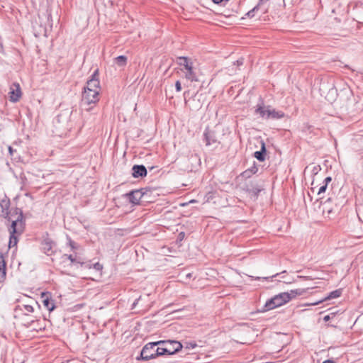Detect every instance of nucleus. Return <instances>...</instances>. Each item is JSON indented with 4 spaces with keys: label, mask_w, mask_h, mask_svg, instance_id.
Wrapping results in <instances>:
<instances>
[{
    "label": "nucleus",
    "mask_w": 363,
    "mask_h": 363,
    "mask_svg": "<svg viewBox=\"0 0 363 363\" xmlns=\"http://www.w3.org/2000/svg\"><path fill=\"white\" fill-rule=\"evenodd\" d=\"M304 293H306V289H292L289 291L280 293L267 300L264 308L267 311L273 310L282 306Z\"/></svg>",
    "instance_id": "f257e3e1"
},
{
    "label": "nucleus",
    "mask_w": 363,
    "mask_h": 363,
    "mask_svg": "<svg viewBox=\"0 0 363 363\" xmlns=\"http://www.w3.org/2000/svg\"><path fill=\"white\" fill-rule=\"evenodd\" d=\"M142 194L139 191H133L118 199V209L121 208L122 213L133 211L134 206L139 204Z\"/></svg>",
    "instance_id": "f03ea898"
},
{
    "label": "nucleus",
    "mask_w": 363,
    "mask_h": 363,
    "mask_svg": "<svg viewBox=\"0 0 363 363\" xmlns=\"http://www.w3.org/2000/svg\"><path fill=\"white\" fill-rule=\"evenodd\" d=\"M23 213L21 212L16 220H11V225L9 228L10 238L9 242V248L16 247L17 245L18 239V235H21L24 230V223L23 220Z\"/></svg>",
    "instance_id": "7ed1b4c3"
},
{
    "label": "nucleus",
    "mask_w": 363,
    "mask_h": 363,
    "mask_svg": "<svg viewBox=\"0 0 363 363\" xmlns=\"http://www.w3.org/2000/svg\"><path fill=\"white\" fill-rule=\"evenodd\" d=\"M161 344H164V341L160 340L146 344L141 350L140 357H138L137 359L147 361L157 358L156 349H155V347L157 345H160Z\"/></svg>",
    "instance_id": "20e7f679"
},
{
    "label": "nucleus",
    "mask_w": 363,
    "mask_h": 363,
    "mask_svg": "<svg viewBox=\"0 0 363 363\" xmlns=\"http://www.w3.org/2000/svg\"><path fill=\"white\" fill-rule=\"evenodd\" d=\"M256 112L265 119H279L284 116V112L272 109L269 106H258Z\"/></svg>",
    "instance_id": "39448f33"
},
{
    "label": "nucleus",
    "mask_w": 363,
    "mask_h": 363,
    "mask_svg": "<svg viewBox=\"0 0 363 363\" xmlns=\"http://www.w3.org/2000/svg\"><path fill=\"white\" fill-rule=\"evenodd\" d=\"M99 92L97 91L84 89L82 92V103L84 105H89L91 104H95L99 101Z\"/></svg>",
    "instance_id": "423d86ee"
},
{
    "label": "nucleus",
    "mask_w": 363,
    "mask_h": 363,
    "mask_svg": "<svg viewBox=\"0 0 363 363\" xmlns=\"http://www.w3.org/2000/svg\"><path fill=\"white\" fill-rule=\"evenodd\" d=\"M98 75H99V72L96 69L92 74L91 79L87 81L86 85V86H84V89H91V90L97 91L98 92H99L101 88H100V85H99V80L98 78Z\"/></svg>",
    "instance_id": "0eeeda50"
},
{
    "label": "nucleus",
    "mask_w": 363,
    "mask_h": 363,
    "mask_svg": "<svg viewBox=\"0 0 363 363\" xmlns=\"http://www.w3.org/2000/svg\"><path fill=\"white\" fill-rule=\"evenodd\" d=\"M161 345H164L165 348L168 350V352H167V355L174 354V353L180 351L182 349V343L178 341H164V344Z\"/></svg>",
    "instance_id": "6e6552de"
},
{
    "label": "nucleus",
    "mask_w": 363,
    "mask_h": 363,
    "mask_svg": "<svg viewBox=\"0 0 363 363\" xmlns=\"http://www.w3.org/2000/svg\"><path fill=\"white\" fill-rule=\"evenodd\" d=\"M55 243L49 238L43 239L41 242L42 251L48 256L55 252Z\"/></svg>",
    "instance_id": "1a4fd4ad"
},
{
    "label": "nucleus",
    "mask_w": 363,
    "mask_h": 363,
    "mask_svg": "<svg viewBox=\"0 0 363 363\" xmlns=\"http://www.w3.org/2000/svg\"><path fill=\"white\" fill-rule=\"evenodd\" d=\"M22 96L21 89L18 83H13L10 87L9 100L11 102H17Z\"/></svg>",
    "instance_id": "9d476101"
},
{
    "label": "nucleus",
    "mask_w": 363,
    "mask_h": 363,
    "mask_svg": "<svg viewBox=\"0 0 363 363\" xmlns=\"http://www.w3.org/2000/svg\"><path fill=\"white\" fill-rule=\"evenodd\" d=\"M34 311L33 307L29 304H23L21 306H18L16 307L15 311V318L20 315V312H22L23 315H28L29 313H33Z\"/></svg>",
    "instance_id": "9b49d317"
},
{
    "label": "nucleus",
    "mask_w": 363,
    "mask_h": 363,
    "mask_svg": "<svg viewBox=\"0 0 363 363\" xmlns=\"http://www.w3.org/2000/svg\"><path fill=\"white\" fill-rule=\"evenodd\" d=\"M269 0H260L258 3V4L251 11H250L247 15L248 17L252 18L254 17V13L255 11H257L259 8L263 7V13H266L268 11L269 6L267 4Z\"/></svg>",
    "instance_id": "f8f14e48"
},
{
    "label": "nucleus",
    "mask_w": 363,
    "mask_h": 363,
    "mask_svg": "<svg viewBox=\"0 0 363 363\" xmlns=\"http://www.w3.org/2000/svg\"><path fill=\"white\" fill-rule=\"evenodd\" d=\"M332 179L330 177H326L324 181L323 182V184L319 185H315V182H312V190L314 191L316 189L317 194L318 195L321 194L322 193H324L326 191L327 186L328 183L331 182Z\"/></svg>",
    "instance_id": "ddd939ff"
},
{
    "label": "nucleus",
    "mask_w": 363,
    "mask_h": 363,
    "mask_svg": "<svg viewBox=\"0 0 363 363\" xmlns=\"http://www.w3.org/2000/svg\"><path fill=\"white\" fill-rule=\"evenodd\" d=\"M185 73V78L191 82H198V77L194 72L193 63L185 69H182Z\"/></svg>",
    "instance_id": "4468645a"
},
{
    "label": "nucleus",
    "mask_w": 363,
    "mask_h": 363,
    "mask_svg": "<svg viewBox=\"0 0 363 363\" xmlns=\"http://www.w3.org/2000/svg\"><path fill=\"white\" fill-rule=\"evenodd\" d=\"M42 302L44 305V306L49 311H52L55 308L54 301L51 299L47 294L43 293L42 294Z\"/></svg>",
    "instance_id": "2eb2a0df"
},
{
    "label": "nucleus",
    "mask_w": 363,
    "mask_h": 363,
    "mask_svg": "<svg viewBox=\"0 0 363 363\" xmlns=\"http://www.w3.org/2000/svg\"><path fill=\"white\" fill-rule=\"evenodd\" d=\"M63 259H69L72 264L77 263L80 264L81 265L85 264L86 267L91 268V264L89 263H84L81 261V259L79 257L77 256V255H67L65 254L62 256Z\"/></svg>",
    "instance_id": "dca6fc26"
},
{
    "label": "nucleus",
    "mask_w": 363,
    "mask_h": 363,
    "mask_svg": "<svg viewBox=\"0 0 363 363\" xmlns=\"http://www.w3.org/2000/svg\"><path fill=\"white\" fill-rule=\"evenodd\" d=\"M132 169L135 178L145 177L147 174V169L143 165H134Z\"/></svg>",
    "instance_id": "f3484780"
},
{
    "label": "nucleus",
    "mask_w": 363,
    "mask_h": 363,
    "mask_svg": "<svg viewBox=\"0 0 363 363\" xmlns=\"http://www.w3.org/2000/svg\"><path fill=\"white\" fill-rule=\"evenodd\" d=\"M6 261L2 253L0 252V283H2L6 279Z\"/></svg>",
    "instance_id": "a211bd4d"
},
{
    "label": "nucleus",
    "mask_w": 363,
    "mask_h": 363,
    "mask_svg": "<svg viewBox=\"0 0 363 363\" xmlns=\"http://www.w3.org/2000/svg\"><path fill=\"white\" fill-rule=\"evenodd\" d=\"M204 137L206 145H211L212 143H215L217 141L214 133L208 129H206L204 133Z\"/></svg>",
    "instance_id": "6ab92c4d"
},
{
    "label": "nucleus",
    "mask_w": 363,
    "mask_h": 363,
    "mask_svg": "<svg viewBox=\"0 0 363 363\" xmlns=\"http://www.w3.org/2000/svg\"><path fill=\"white\" fill-rule=\"evenodd\" d=\"M265 145L264 143H262V148L260 151H257L255 152L254 155L256 159L262 162L264 160V152H265Z\"/></svg>",
    "instance_id": "aec40b11"
},
{
    "label": "nucleus",
    "mask_w": 363,
    "mask_h": 363,
    "mask_svg": "<svg viewBox=\"0 0 363 363\" xmlns=\"http://www.w3.org/2000/svg\"><path fill=\"white\" fill-rule=\"evenodd\" d=\"M193 62L186 57H179V65L184 67V69L191 65Z\"/></svg>",
    "instance_id": "412c9836"
},
{
    "label": "nucleus",
    "mask_w": 363,
    "mask_h": 363,
    "mask_svg": "<svg viewBox=\"0 0 363 363\" xmlns=\"http://www.w3.org/2000/svg\"><path fill=\"white\" fill-rule=\"evenodd\" d=\"M115 63L119 67H124L127 63V57L123 55L118 56L115 58Z\"/></svg>",
    "instance_id": "4be33fe9"
},
{
    "label": "nucleus",
    "mask_w": 363,
    "mask_h": 363,
    "mask_svg": "<svg viewBox=\"0 0 363 363\" xmlns=\"http://www.w3.org/2000/svg\"><path fill=\"white\" fill-rule=\"evenodd\" d=\"M341 294H342L341 289H337V290L333 291L324 300H329L331 298H338L340 296Z\"/></svg>",
    "instance_id": "5701e85b"
},
{
    "label": "nucleus",
    "mask_w": 363,
    "mask_h": 363,
    "mask_svg": "<svg viewBox=\"0 0 363 363\" xmlns=\"http://www.w3.org/2000/svg\"><path fill=\"white\" fill-rule=\"evenodd\" d=\"M168 350L165 348L164 345H162V347H158L156 349V354L157 357L160 356H163L167 354Z\"/></svg>",
    "instance_id": "b1692460"
},
{
    "label": "nucleus",
    "mask_w": 363,
    "mask_h": 363,
    "mask_svg": "<svg viewBox=\"0 0 363 363\" xmlns=\"http://www.w3.org/2000/svg\"><path fill=\"white\" fill-rule=\"evenodd\" d=\"M9 205V202L6 201H3L2 203H1V206L2 208V210H1L2 215L8 216Z\"/></svg>",
    "instance_id": "393cba45"
},
{
    "label": "nucleus",
    "mask_w": 363,
    "mask_h": 363,
    "mask_svg": "<svg viewBox=\"0 0 363 363\" xmlns=\"http://www.w3.org/2000/svg\"><path fill=\"white\" fill-rule=\"evenodd\" d=\"M333 212V208L331 207H324L323 210V213L324 216H326L328 218H330V214Z\"/></svg>",
    "instance_id": "a878e982"
},
{
    "label": "nucleus",
    "mask_w": 363,
    "mask_h": 363,
    "mask_svg": "<svg viewBox=\"0 0 363 363\" xmlns=\"http://www.w3.org/2000/svg\"><path fill=\"white\" fill-rule=\"evenodd\" d=\"M93 268L96 269L97 272H100L103 268V266L100 263L96 262L93 264Z\"/></svg>",
    "instance_id": "bb28decb"
},
{
    "label": "nucleus",
    "mask_w": 363,
    "mask_h": 363,
    "mask_svg": "<svg viewBox=\"0 0 363 363\" xmlns=\"http://www.w3.org/2000/svg\"><path fill=\"white\" fill-rule=\"evenodd\" d=\"M335 316V313H330L329 315H327L324 316L323 320H324V321L327 322L329 320H330L331 318H333Z\"/></svg>",
    "instance_id": "cd10ccee"
},
{
    "label": "nucleus",
    "mask_w": 363,
    "mask_h": 363,
    "mask_svg": "<svg viewBox=\"0 0 363 363\" xmlns=\"http://www.w3.org/2000/svg\"><path fill=\"white\" fill-rule=\"evenodd\" d=\"M16 152V150L13 149L11 146H9V152L11 157H14V153Z\"/></svg>",
    "instance_id": "c85d7f7f"
},
{
    "label": "nucleus",
    "mask_w": 363,
    "mask_h": 363,
    "mask_svg": "<svg viewBox=\"0 0 363 363\" xmlns=\"http://www.w3.org/2000/svg\"><path fill=\"white\" fill-rule=\"evenodd\" d=\"M175 87H176L177 91H180L182 90V86H181V83L179 81L176 82Z\"/></svg>",
    "instance_id": "c756f323"
},
{
    "label": "nucleus",
    "mask_w": 363,
    "mask_h": 363,
    "mask_svg": "<svg viewBox=\"0 0 363 363\" xmlns=\"http://www.w3.org/2000/svg\"><path fill=\"white\" fill-rule=\"evenodd\" d=\"M34 323H35L34 320H30V321H27L26 323H23V324L25 325H26L27 327H32L33 325L34 324Z\"/></svg>",
    "instance_id": "7c9ffc66"
},
{
    "label": "nucleus",
    "mask_w": 363,
    "mask_h": 363,
    "mask_svg": "<svg viewBox=\"0 0 363 363\" xmlns=\"http://www.w3.org/2000/svg\"><path fill=\"white\" fill-rule=\"evenodd\" d=\"M69 244L72 250L75 249V242L74 241L69 240Z\"/></svg>",
    "instance_id": "2f4dec72"
},
{
    "label": "nucleus",
    "mask_w": 363,
    "mask_h": 363,
    "mask_svg": "<svg viewBox=\"0 0 363 363\" xmlns=\"http://www.w3.org/2000/svg\"><path fill=\"white\" fill-rule=\"evenodd\" d=\"M215 4H220L221 2L224 1V0H212ZM228 0H225V1H228Z\"/></svg>",
    "instance_id": "473e14b6"
},
{
    "label": "nucleus",
    "mask_w": 363,
    "mask_h": 363,
    "mask_svg": "<svg viewBox=\"0 0 363 363\" xmlns=\"http://www.w3.org/2000/svg\"><path fill=\"white\" fill-rule=\"evenodd\" d=\"M258 11H260L262 13H263V7L259 8V9L257 11H255V12L254 13V16H255V13H257Z\"/></svg>",
    "instance_id": "72a5a7b5"
},
{
    "label": "nucleus",
    "mask_w": 363,
    "mask_h": 363,
    "mask_svg": "<svg viewBox=\"0 0 363 363\" xmlns=\"http://www.w3.org/2000/svg\"><path fill=\"white\" fill-rule=\"evenodd\" d=\"M323 363H334L333 360H325Z\"/></svg>",
    "instance_id": "f704fd0d"
},
{
    "label": "nucleus",
    "mask_w": 363,
    "mask_h": 363,
    "mask_svg": "<svg viewBox=\"0 0 363 363\" xmlns=\"http://www.w3.org/2000/svg\"><path fill=\"white\" fill-rule=\"evenodd\" d=\"M323 301H324V300H323V301H318V302H317V303H312L311 305H317L318 303H321V302H323Z\"/></svg>",
    "instance_id": "c9c22d12"
},
{
    "label": "nucleus",
    "mask_w": 363,
    "mask_h": 363,
    "mask_svg": "<svg viewBox=\"0 0 363 363\" xmlns=\"http://www.w3.org/2000/svg\"><path fill=\"white\" fill-rule=\"evenodd\" d=\"M32 329L33 330H38V328H35V327H32Z\"/></svg>",
    "instance_id": "e433bc0d"
},
{
    "label": "nucleus",
    "mask_w": 363,
    "mask_h": 363,
    "mask_svg": "<svg viewBox=\"0 0 363 363\" xmlns=\"http://www.w3.org/2000/svg\"><path fill=\"white\" fill-rule=\"evenodd\" d=\"M107 1H108V2H109L111 4V5H113V2L111 0H107Z\"/></svg>",
    "instance_id": "4c0bfd02"
},
{
    "label": "nucleus",
    "mask_w": 363,
    "mask_h": 363,
    "mask_svg": "<svg viewBox=\"0 0 363 363\" xmlns=\"http://www.w3.org/2000/svg\"><path fill=\"white\" fill-rule=\"evenodd\" d=\"M195 202H196V201H195V200H191V201H190V203H195Z\"/></svg>",
    "instance_id": "58836bf2"
},
{
    "label": "nucleus",
    "mask_w": 363,
    "mask_h": 363,
    "mask_svg": "<svg viewBox=\"0 0 363 363\" xmlns=\"http://www.w3.org/2000/svg\"><path fill=\"white\" fill-rule=\"evenodd\" d=\"M104 1H105L106 0H104Z\"/></svg>",
    "instance_id": "ea45409f"
}]
</instances>
